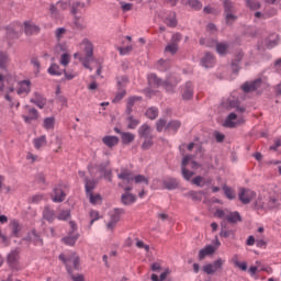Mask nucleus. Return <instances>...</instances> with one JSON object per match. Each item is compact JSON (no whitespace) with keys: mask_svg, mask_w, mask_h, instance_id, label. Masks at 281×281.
Here are the masks:
<instances>
[{"mask_svg":"<svg viewBox=\"0 0 281 281\" xmlns=\"http://www.w3.org/2000/svg\"><path fill=\"white\" fill-rule=\"evenodd\" d=\"M147 80H148L149 87H156L157 89L158 87H164V89H166L168 93H175V87H177V80L175 82H172V80L170 79H166L164 81V79L159 78L155 72L149 74L147 76Z\"/></svg>","mask_w":281,"mask_h":281,"instance_id":"f257e3e1","label":"nucleus"},{"mask_svg":"<svg viewBox=\"0 0 281 281\" xmlns=\"http://www.w3.org/2000/svg\"><path fill=\"white\" fill-rule=\"evenodd\" d=\"M223 16L226 25H234L238 21V15H236V4L232 0H223Z\"/></svg>","mask_w":281,"mask_h":281,"instance_id":"f03ea898","label":"nucleus"},{"mask_svg":"<svg viewBox=\"0 0 281 281\" xmlns=\"http://www.w3.org/2000/svg\"><path fill=\"white\" fill-rule=\"evenodd\" d=\"M59 260L64 262L67 273L71 276V265L76 271L80 270V257L76 256V252H71L70 255L60 254Z\"/></svg>","mask_w":281,"mask_h":281,"instance_id":"7ed1b4c3","label":"nucleus"},{"mask_svg":"<svg viewBox=\"0 0 281 281\" xmlns=\"http://www.w3.org/2000/svg\"><path fill=\"white\" fill-rule=\"evenodd\" d=\"M82 45H83V52H85L86 56L79 57V60L82 63V65L86 69L93 71V68H91V66H89V63H91V60H93V44H91V42H89V40H83Z\"/></svg>","mask_w":281,"mask_h":281,"instance_id":"20e7f679","label":"nucleus"},{"mask_svg":"<svg viewBox=\"0 0 281 281\" xmlns=\"http://www.w3.org/2000/svg\"><path fill=\"white\" fill-rule=\"evenodd\" d=\"M21 254L20 248H15L12 250L8 257H7V262L13 271H19L21 269V266L19 265V255Z\"/></svg>","mask_w":281,"mask_h":281,"instance_id":"39448f33","label":"nucleus"},{"mask_svg":"<svg viewBox=\"0 0 281 281\" xmlns=\"http://www.w3.org/2000/svg\"><path fill=\"white\" fill-rule=\"evenodd\" d=\"M238 199L244 205H249L256 199V192L251 191V189L240 188Z\"/></svg>","mask_w":281,"mask_h":281,"instance_id":"423d86ee","label":"nucleus"},{"mask_svg":"<svg viewBox=\"0 0 281 281\" xmlns=\"http://www.w3.org/2000/svg\"><path fill=\"white\" fill-rule=\"evenodd\" d=\"M223 265H225V260L218 258L213 263L205 265L203 267V271L207 276H214V273H216V271H222L223 270Z\"/></svg>","mask_w":281,"mask_h":281,"instance_id":"0eeeda50","label":"nucleus"},{"mask_svg":"<svg viewBox=\"0 0 281 281\" xmlns=\"http://www.w3.org/2000/svg\"><path fill=\"white\" fill-rule=\"evenodd\" d=\"M262 87V79H256L254 81H246L243 86L241 89L244 93H251L254 91H258Z\"/></svg>","mask_w":281,"mask_h":281,"instance_id":"6e6552de","label":"nucleus"},{"mask_svg":"<svg viewBox=\"0 0 281 281\" xmlns=\"http://www.w3.org/2000/svg\"><path fill=\"white\" fill-rule=\"evenodd\" d=\"M22 241L27 243V245L33 243V245H40L43 247V238H41V235H38V233H36L34 229L27 233V235L22 238Z\"/></svg>","mask_w":281,"mask_h":281,"instance_id":"1a4fd4ad","label":"nucleus"},{"mask_svg":"<svg viewBox=\"0 0 281 281\" xmlns=\"http://www.w3.org/2000/svg\"><path fill=\"white\" fill-rule=\"evenodd\" d=\"M192 98H194V83L187 81L182 86V100H192Z\"/></svg>","mask_w":281,"mask_h":281,"instance_id":"9d476101","label":"nucleus"},{"mask_svg":"<svg viewBox=\"0 0 281 281\" xmlns=\"http://www.w3.org/2000/svg\"><path fill=\"white\" fill-rule=\"evenodd\" d=\"M124 213V209H114V213L111 215V220L108 223V229H113L117 223H120V218Z\"/></svg>","mask_w":281,"mask_h":281,"instance_id":"9b49d317","label":"nucleus"},{"mask_svg":"<svg viewBox=\"0 0 281 281\" xmlns=\"http://www.w3.org/2000/svg\"><path fill=\"white\" fill-rule=\"evenodd\" d=\"M244 54L243 52H238L235 55V58L232 60V71L233 74H238L240 71V63H243V58H244Z\"/></svg>","mask_w":281,"mask_h":281,"instance_id":"f8f14e48","label":"nucleus"},{"mask_svg":"<svg viewBox=\"0 0 281 281\" xmlns=\"http://www.w3.org/2000/svg\"><path fill=\"white\" fill-rule=\"evenodd\" d=\"M138 135L139 137H143V139H153V128L148 124H143L138 128Z\"/></svg>","mask_w":281,"mask_h":281,"instance_id":"ddd939ff","label":"nucleus"},{"mask_svg":"<svg viewBox=\"0 0 281 281\" xmlns=\"http://www.w3.org/2000/svg\"><path fill=\"white\" fill-rule=\"evenodd\" d=\"M162 186L165 190H177L179 188V180L177 178H167L162 181Z\"/></svg>","mask_w":281,"mask_h":281,"instance_id":"4468645a","label":"nucleus"},{"mask_svg":"<svg viewBox=\"0 0 281 281\" xmlns=\"http://www.w3.org/2000/svg\"><path fill=\"white\" fill-rule=\"evenodd\" d=\"M215 252H216V248L212 245H209V246L200 249L198 258H199V260H205L206 256H212Z\"/></svg>","mask_w":281,"mask_h":281,"instance_id":"2eb2a0df","label":"nucleus"},{"mask_svg":"<svg viewBox=\"0 0 281 281\" xmlns=\"http://www.w3.org/2000/svg\"><path fill=\"white\" fill-rule=\"evenodd\" d=\"M119 179L122 181H125L127 186H131L133 181H135V177H133V173L126 169H123L121 173L117 175Z\"/></svg>","mask_w":281,"mask_h":281,"instance_id":"dca6fc26","label":"nucleus"},{"mask_svg":"<svg viewBox=\"0 0 281 281\" xmlns=\"http://www.w3.org/2000/svg\"><path fill=\"white\" fill-rule=\"evenodd\" d=\"M35 99H31L30 102L32 104H36L38 109H45V104H47V99H45L41 93L34 92Z\"/></svg>","mask_w":281,"mask_h":281,"instance_id":"f3484780","label":"nucleus"},{"mask_svg":"<svg viewBox=\"0 0 281 281\" xmlns=\"http://www.w3.org/2000/svg\"><path fill=\"white\" fill-rule=\"evenodd\" d=\"M135 201H137V195H135L133 193H123L121 195V203L123 205H133V203H135Z\"/></svg>","mask_w":281,"mask_h":281,"instance_id":"a211bd4d","label":"nucleus"},{"mask_svg":"<svg viewBox=\"0 0 281 281\" xmlns=\"http://www.w3.org/2000/svg\"><path fill=\"white\" fill-rule=\"evenodd\" d=\"M102 142L108 148H113L120 144V138L117 136H104Z\"/></svg>","mask_w":281,"mask_h":281,"instance_id":"6ab92c4d","label":"nucleus"},{"mask_svg":"<svg viewBox=\"0 0 281 281\" xmlns=\"http://www.w3.org/2000/svg\"><path fill=\"white\" fill-rule=\"evenodd\" d=\"M43 218L49 223H54L56 220V213L49 206H45L43 211Z\"/></svg>","mask_w":281,"mask_h":281,"instance_id":"aec40b11","label":"nucleus"},{"mask_svg":"<svg viewBox=\"0 0 281 281\" xmlns=\"http://www.w3.org/2000/svg\"><path fill=\"white\" fill-rule=\"evenodd\" d=\"M203 195H205V191H189L184 193V196L192 199V201H203Z\"/></svg>","mask_w":281,"mask_h":281,"instance_id":"412c9836","label":"nucleus"},{"mask_svg":"<svg viewBox=\"0 0 281 281\" xmlns=\"http://www.w3.org/2000/svg\"><path fill=\"white\" fill-rule=\"evenodd\" d=\"M265 210H280V201L273 196H269L268 202L265 204Z\"/></svg>","mask_w":281,"mask_h":281,"instance_id":"4be33fe9","label":"nucleus"},{"mask_svg":"<svg viewBox=\"0 0 281 281\" xmlns=\"http://www.w3.org/2000/svg\"><path fill=\"white\" fill-rule=\"evenodd\" d=\"M24 32L27 36H32V34H38L41 32V27H38L35 24H30L27 22H24Z\"/></svg>","mask_w":281,"mask_h":281,"instance_id":"5701e85b","label":"nucleus"},{"mask_svg":"<svg viewBox=\"0 0 281 281\" xmlns=\"http://www.w3.org/2000/svg\"><path fill=\"white\" fill-rule=\"evenodd\" d=\"M201 65L206 69L212 67L214 65V55H212V53H206L201 59Z\"/></svg>","mask_w":281,"mask_h":281,"instance_id":"b1692460","label":"nucleus"},{"mask_svg":"<svg viewBox=\"0 0 281 281\" xmlns=\"http://www.w3.org/2000/svg\"><path fill=\"white\" fill-rule=\"evenodd\" d=\"M191 183L193 186H196L198 188H204L205 186H210L212 183V180L205 181V178L202 176H198L191 180Z\"/></svg>","mask_w":281,"mask_h":281,"instance_id":"393cba45","label":"nucleus"},{"mask_svg":"<svg viewBox=\"0 0 281 281\" xmlns=\"http://www.w3.org/2000/svg\"><path fill=\"white\" fill-rule=\"evenodd\" d=\"M226 221L228 223H243V216H240V213L235 211V212H231L227 216H226Z\"/></svg>","mask_w":281,"mask_h":281,"instance_id":"a878e982","label":"nucleus"},{"mask_svg":"<svg viewBox=\"0 0 281 281\" xmlns=\"http://www.w3.org/2000/svg\"><path fill=\"white\" fill-rule=\"evenodd\" d=\"M121 139L125 146H128V144H133V142H135V134L131 132H123Z\"/></svg>","mask_w":281,"mask_h":281,"instance_id":"bb28decb","label":"nucleus"},{"mask_svg":"<svg viewBox=\"0 0 281 281\" xmlns=\"http://www.w3.org/2000/svg\"><path fill=\"white\" fill-rule=\"evenodd\" d=\"M54 194H55V196L53 198L54 203H63V201H65V196H67V194H65V191L58 188L54 189Z\"/></svg>","mask_w":281,"mask_h":281,"instance_id":"cd10ccee","label":"nucleus"},{"mask_svg":"<svg viewBox=\"0 0 281 281\" xmlns=\"http://www.w3.org/2000/svg\"><path fill=\"white\" fill-rule=\"evenodd\" d=\"M78 238H80L79 234H71L69 233L68 236L64 237L61 240L63 243H65V245H69L70 247H74V245H76V240H78Z\"/></svg>","mask_w":281,"mask_h":281,"instance_id":"c85d7f7f","label":"nucleus"},{"mask_svg":"<svg viewBox=\"0 0 281 281\" xmlns=\"http://www.w3.org/2000/svg\"><path fill=\"white\" fill-rule=\"evenodd\" d=\"M85 188H86V194H92L93 190H95V180L85 178Z\"/></svg>","mask_w":281,"mask_h":281,"instance_id":"c756f323","label":"nucleus"},{"mask_svg":"<svg viewBox=\"0 0 281 281\" xmlns=\"http://www.w3.org/2000/svg\"><path fill=\"white\" fill-rule=\"evenodd\" d=\"M32 82L30 80H23L20 82V88L18 90V95H22V93H30V87Z\"/></svg>","mask_w":281,"mask_h":281,"instance_id":"7c9ffc66","label":"nucleus"},{"mask_svg":"<svg viewBox=\"0 0 281 281\" xmlns=\"http://www.w3.org/2000/svg\"><path fill=\"white\" fill-rule=\"evenodd\" d=\"M245 3L246 8L252 11L260 10V8H262V3L258 0H245Z\"/></svg>","mask_w":281,"mask_h":281,"instance_id":"2f4dec72","label":"nucleus"},{"mask_svg":"<svg viewBox=\"0 0 281 281\" xmlns=\"http://www.w3.org/2000/svg\"><path fill=\"white\" fill-rule=\"evenodd\" d=\"M179 128H181V122L178 120L170 121L166 126V131H173V133H177Z\"/></svg>","mask_w":281,"mask_h":281,"instance_id":"473e14b6","label":"nucleus"},{"mask_svg":"<svg viewBox=\"0 0 281 281\" xmlns=\"http://www.w3.org/2000/svg\"><path fill=\"white\" fill-rule=\"evenodd\" d=\"M47 71L49 76H63V70H60V66L57 64H52Z\"/></svg>","mask_w":281,"mask_h":281,"instance_id":"72a5a7b5","label":"nucleus"},{"mask_svg":"<svg viewBox=\"0 0 281 281\" xmlns=\"http://www.w3.org/2000/svg\"><path fill=\"white\" fill-rule=\"evenodd\" d=\"M145 115L148 117V120H157L159 116V110L157 108H149L147 109Z\"/></svg>","mask_w":281,"mask_h":281,"instance_id":"f704fd0d","label":"nucleus"},{"mask_svg":"<svg viewBox=\"0 0 281 281\" xmlns=\"http://www.w3.org/2000/svg\"><path fill=\"white\" fill-rule=\"evenodd\" d=\"M116 85L119 90L126 88V85H128V77L126 76L116 77Z\"/></svg>","mask_w":281,"mask_h":281,"instance_id":"c9c22d12","label":"nucleus"},{"mask_svg":"<svg viewBox=\"0 0 281 281\" xmlns=\"http://www.w3.org/2000/svg\"><path fill=\"white\" fill-rule=\"evenodd\" d=\"M165 23L168 25V27H177V13L172 12L171 16L165 19Z\"/></svg>","mask_w":281,"mask_h":281,"instance_id":"e433bc0d","label":"nucleus"},{"mask_svg":"<svg viewBox=\"0 0 281 281\" xmlns=\"http://www.w3.org/2000/svg\"><path fill=\"white\" fill-rule=\"evenodd\" d=\"M238 117V115L234 112H232L231 114H228L226 121H225V126H227L228 128H234V126H236V123H234L233 120H236Z\"/></svg>","mask_w":281,"mask_h":281,"instance_id":"4c0bfd02","label":"nucleus"},{"mask_svg":"<svg viewBox=\"0 0 281 281\" xmlns=\"http://www.w3.org/2000/svg\"><path fill=\"white\" fill-rule=\"evenodd\" d=\"M126 120L128 122L127 128L135 130L137 126H139V120L133 117V115L127 116Z\"/></svg>","mask_w":281,"mask_h":281,"instance_id":"58836bf2","label":"nucleus"},{"mask_svg":"<svg viewBox=\"0 0 281 281\" xmlns=\"http://www.w3.org/2000/svg\"><path fill=\"white\" fill-rule=\"evenodd\" d=\"M188 5L192 8V10H195V12H199L203 8V3L199 0H188Z\"/></svg>","mask_w":281,"mask_h":281,"instance_id":"ea45409f","label":"nucleus"},{"mask_svg":"<svg viewBox=\"0 0 281 281\" xmlns=\"http://www.w3.org/2000/svg\"><path fill=\"white\" fill-rule=\"evenodd\" d=\"M221 238H234V231H227L226 226L222 224V231L220 232Z\"/></svg>","mask_w":281,"mask_h":281,"instance_id":"a19ab883","label":"nucleus"},{"mask_svg":"<svg viewBox=\"0 0 281 281\" xmlns=\"http://www.w3.org/2000/svg\"><path fill=\"white\" fill-rule=\"evenodd\" d=\"M55 123H56V120L54 119V116L46 117L44 119V128H46V131H49L54 128Z\"/></svg>","mask_w":281,"mask_h":281,"instance_id":"79ce46f5","label":"nucleus"},{"mask_svg":"<svg viewBox=\"0 0 281 281\" xmlns=\"http://www.w3.org/2000/svg\"><path fill=\"white\" fill-rule=\"evenodd\" d=\"M223 190L226 199H229V201H234V199H236V194H234V190H232V188L224 186Z\"/></svg>","mask_w":281,"mask_h":281,"instance_id":"37998d69","label":"nucleus"},{"mask_svg":"<svg viewBox=\"0 0 281 281\" xmlns=\"http://www.w3.org/2000/svg\"><path fill=\"white\" fill-rule=\"evenodd\" d=\"M58 221H69L71 218V211L64 210L57 215Z\"/></svg>","mask_w":281,"mask_h":281,"instance_id":"c03bdc74","label":"nucleus"},{"mask_svg":"<svg viewBox=\"0 0 281 281\" xmlns=\"http://www.w3.org/2000/svg\"><path fill=\"white\" fill-rule=\"evenodd\" d=\"M181 175L183 177V179L186 181H190V179H192V177H194V172L193 171H190L188 168L186 167H182L181 168Z\"/></svg>","mask_w":281,"mask_h":281,"instance_id":"a18cd8bd","label":"nucleus"},{"mask_svg":"<svg viewBox=\"0 0 281 281\" xmlns=\"http://www.w3.org/2000/svg\"><path fill=\"white\" fill-rule=\"evenodd\" d=\"M215 47H216L217 54H220V56H223L225 55L229 46L224 43H217Z\"/></svg>","mask_w":281,"mask_h":281,"instance_id":"49530a36","label":"nucleus"},{"mask_svg":"<svg viewBox=\"0 0 281 281\" xmlns=\"http://www.w3.org/2000/svg\"><path fill=\"white\" fill-rule=\"evenodd\" d=\"M44 144H47V138L45 135H42L41 137L34 139V146L37 149L41 148Z\"/></svg>","mask_w":281,"mask_h":281,"instance_id":"de8ad7c7","label":"nucleus"},{"mask_svg":"<svg viewBox=\"0 0 281 281\" xmlns=\"http://www.w3.org/2000/svg\"><path fill=\"white\" fill-rule=\"evenodd\" d=\"M69 60H71V56L69 55V53H64L60 58V65L67 67V65H69Z\"/></svg>","mask_w":281,"mask_h":281,"instance_id":"09e8293b","label":"nucleus"},{"mask_svg":"<svg viewBox=\"0 0 281 281\" xmlns=\"http://www.w3.org/2000/svg\"><path fill=\"white\" fill-rule=\"evenodd\" d=\"M134 181L135 183H145V186H148V178H146L145 176L143 175H137L134 177Z\"/></svg>","mask_w":281,"mask_h":281,"instance_id":"8fccbe9b","label":"nucleus"},{"mask_svg":"<svg viewBox=\"0 0 281 281\" xmlns=\"http://www.w3.org/2000/svg\"><path fill=\"white\" fill-rule=\"evenodd\" d=\"M5 63H8V54L0 52V69H5Z\"/></svg>","mask_w":281,"mask_h":281,"instance_id":"3c124183","label":"nucleus"},{"mask_svg":"<svg viewBox=\"0 0 281 281\" xmlns=\"http://www.w3.org/2000/svg\"><path fill=\"white\" fill-rule=\"evenodd\" d=\"M166 126V119H159L156 123V130L158 131V133H161V131H164Z\"/></svg>","mask_w":281,"mask_h":281,"instance_id":"603ef678","label":"nucleus"},{"mask_svg":"<svg viewBox=\"0 0 281 281\" xmlns=\"http://www.w3.org/2000/svg\"><path fill=\"white\" fill-rule=\"evenodd\" d=\"M11 229H12L13 236H19V232H21V225L19 224V222L13 221Z\"/></svg>","mask_w":281,"mask_h":281,"instance_id":"864d4df0","label":"nucleus"},{"mask_svg":"<svg viewBox=\"0 0 281 281\" xmlns=\"http://www.w3.org/2000/svg\"><path fill=\"white\" fill-rule=\"evenodd\" d=\"M179 46L175 43L167 45L165 48V52H170V54H177Z\"/></svg>","mask_w":281,"mask_h":281,"instance_id":"5fc2aeb1","label":"nucleus"},{"mask_svg":"<svg viewBox=\"0 0 281 281\" xmlns=\"http://www.w3.org/2000/svg\"><path fill=\"white\" fill-rule=\"evenodd\" d=\"M88 196H89L90 203L92 205H95V203H98V201H102V196L100 194L93 195V193H88Z\"/></svg>","mask_w":281,"mask_h":281,"instance_id":"6e6d98bb","label":"nucleus"},{"mask_svg":"<svg viewBox=\"0 0 281 281\" xmlns=\"http://www.w3.org/2000/svg\"><path fill=\"white\" fill-rule=\"evenodd\" d=\"M153 146V138H145L144 143L142 144L143 150H148Z\"/></svg>","mask_w":281,"mask_h":281,"instance_id":"4d7b16f0","label":"nucleus"},{"mask_svg":"<svg viewBox=\"0 0 281 281\" xmlns=\"http://www.w3.org/2000/svg\"><path fill=\"white\" fill-rule=\"evenodd\" d=\"M124 95H126V90L125 89L119 90L113 102H120L121 100L124 99Z\"/></svg>","mask_w":281,"mask_h":281,"instance_id":"13d9d810","label":"nucleus"},{"mask_svg":"<svg viewBox=\"0 0 281 281\" xmlns=\"http://www.w3.org/2000/svg\"><path fill=\"white\" fill-rule=\"evenodd\" d=\"M119 52L121 56H126L128 53L133 52V46H126V47H119Z\"/></svg>","mask_w":281,"mask_h":281,"instance_id":"bf43d9fd","label":"nucleus"},{"mask_svg":"<svg viewBox=\"0 0 281 281\" xmlns=\"http://www.w3.org/2000/svg\"><path fill=\"white\" fill-rule=\"evenodd\" d=\"M31 64L33 65V67L36 68V74L41 72V61H38V57H33L31 59Z\"/></svg>","mask_w":281,"mask_h":281,"instance_id":"052dcab7","label":"nucleus"},{"mask_svg":"<svg viewBox=\"0 0 281 281\" xmlns=\"http://www.w3.org/2000/svg\"><path fill=\"white\" fill-rule=\"evenodd\" d=\"M254 207L256 210H265V202H262V198H258L255 203H254Z\"/></svg>","mask_w":281,"mask_h":281,"instance_id":"680f3d73","label":"nucleus"},{"mask_svg":"<svg viewBox=\"0 0 281 281\" xmlns=\"http://www.w3.org/2000/svg\"><path fill=\"white\" fill-rule=\"evenodd\" d=\"M90 217H91L90 225H92L93 223H95V221L100 218V213H98V211H91Z\"/></svg>","mask_w":281,"mask_h":281,"instance_id":"e2e57ef3","label":"nucleus"},{"mask_svg":"<svg viewBox=\"0 0 281 281\" xmlns=\"http://www.w3.org/2000/svg\"><path fill=\"white\" fill-rule=\"evenodd\" d=\"M235 267H238L241 271H247V262H240L238 260L234 261Z\"/></svg>","mask_w":281,"mask_h":281,"instance_id":"0e129e2a","label":"nucleus"},{"mask_svg":"<svg viewBox=\"0 0 281 281\" xmlns=\"http://www.w3.org/2000/svg\"><path fill=\"white\" fill-rule=\"evenodd\" d=\"M74 25L76 30H85V27H87V25L82 24L78 18L75 19Z\"/></svg>","mask_w":281,"mask_h":281,"instance_id":"69168bd1","label":"nucleus"},{"mask_svg":"<svg viewBox=\"0 0 281 281\" xmlns=\"http://www.w3.org/2000/svg\"><path fill=\"white\" fill-rule=\"evenodd\" d=\"M29 115L33 120H38V110H36V108L30 109L29 110Z\"/></svg>","mask_w":281,"mask_h":281,"instance_id":"338daca9","label":"nucleus"},{"mask_svg":"<svg viewBox=\"0 0 281 281\" xmlns=\"http://www.w3.org/2000/svg\"><path fill=\"white\" fill-rule=\"evenodd\" d=\"M71 280L72 281H85V276L82 274H74V270H71Z\"/></svg>","mask_w":281,"mask_h":281,"instance_id":"774afa93","label":"nucleus"}]
</instances>
